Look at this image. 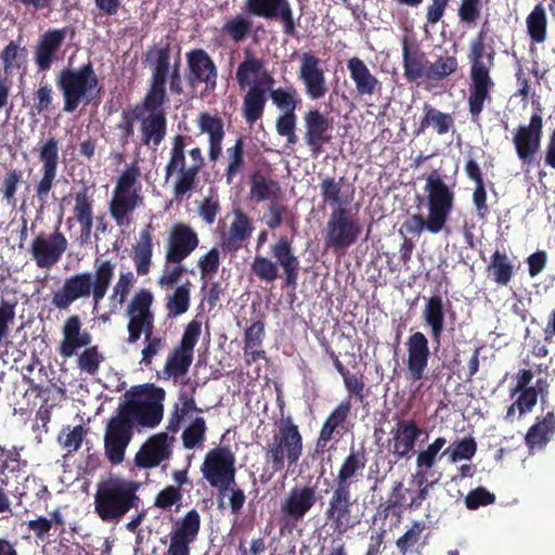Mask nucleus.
I'll use <instances>...</instances> for the list:
<instances>
[{
	"instance_id": "f257e3e1",
	"label": "nucleus",
	"mask_w": 555,
	"mask_h": 555,
	"mask_svg": "<svg viewBox=\"0 0 555 555\" xmlns=\"http://www.w3.org/2000/svg\"><path fill=\"white\" fill-rule=\"evenodd\" d=\"M165 396L164 388L152 383L132 386L125 392V401L119 403L104 428V454L111 465L124 462L135 427L152 429L160 424Z\"/></svg>"
},
{
	"instance_id": "f03ea898",
	"label": "nucleus",
	"mask_w": 555,
	"mask_h": 555,
	"mask_svg": "<svg viewBox=\"0 0 555 555\" xmlns=\"http://www.w3.org/2000/svg\"><path fill=\"white\" fill-rule=\"evenodd\" d=\"M93 268V273L82 272L66 278L63 286L52 294L51 305L66 310L76 300L91 296L95 310L107 294L116 266L108 259L96 258Z\"/></svg>"
},
{
	"instance_id": "7ed1b4c3",
	"label": "nucleus",
	"mask_w": 555,
	"mask_h": 555,
	"mask_svg": "<svg viewBox=\"0 0 555 555\" xmlns=\"http://www.w3.org/2000/svg\"><path fill=\"white\" fill-rule=\"evenodd\" d=\"M485 40L486 31L481 29L469 42L467 54L470 63L467 103L473 119L480 116L485 103L491 100V92L495 86L490 76V69L494 66L495 51L492 47H487Z\"/></svg>"
},
{
	"instance_id": "20e7f679",
	"label": "nucleus",
	"mask_w": 555,
	"mask_h": 555,
	"mask_svg": "<svg viewBox=\"0 0 555 555\" xmlns=\"http://www.w3.org/2000/svg\"><path fill=\"white\" fill-rule=\"evenodd\" d=\"M191 164H186V138L176 134L172 138L169 159L165 167L166 181H172V193L177 201H182L192 192L199 182V172L205 165V159L199 147H193L189 152Z\"/></svg>"
},
{
	"instance_id": "39448f33",
	"label": "nucleus",
	"mask_w": 555,
	"mask_h": 555,
	"mask_svg": "<svg viewBox=\"0 0 555 555\" xmlns=\"http://www.w3.org/2000/svg\"><path fill=\"white\" fill-rule=\"evenodd\" d=\"M139 488L137 481L120 477L101 481L94 495V509L100 519L105 522L119 521L131 509H138L141 504Z\"/></svg>"
},
{
	"instance_id": "423d86ee",
	"label": "nucleus",
	"mask_w": 555,
	"mask_h": 555,
	"mask_svg": "<svg viewBox=\"0 0 555 555\" xmlns=\"http://www.w3.org/2000/svg\"><path fill=\"white\" fill-rule=\"evenodd\" d=\"M92 335L82 330V322L77 314L69 315L62 326V340L57 346L59 354L69 359L77 354V350L85 348L78 356L77 366L81 372L95 375L99 372L104 356L99 351L98 346H90Z\"/></svg>"
},
{
	"instance_id": "0eeeda50",
	"label": "nucleus",
	"mask_w": 555,
	"mask_h": 555,
	"mask_svg": "<svg viewBox=\"0 0 555 555\" xmlns=\"http://www.w3.org/2000/svg\"><path fill=\"white\" fill-rule=\"evenodd\" d=\"M304 452V438L292 417L282 420L278 431L264 447V459L272 474L281 473L285 466H296Z\"/></svg>"
},
{
	"instance_id": "6e6552de",
	"label": "nucleus",
	"mask_w": 555,
	"mask_h": 555,
	"mask_svg": "<svg viewBox=\"0 0 555 555\" xmlns=\"http://www.w3.org/2000/svg\"><path fill=\"white\" fill-rule=\"evenodd\" d=\"M271 254L276 261L256 255L251 262L253 273L261 281L269 283L279 278V266L283 269L285 284L292 288L297 285L300 262L295 255L292 241L282 236L275 244L271 245Z\"/></svg>"
},
{
	"instance_id": "1a4fd4ad",
	"label": "nucleus",
	"mask_w": 555,
	"mask_h": 555,
	"mask_svg": "<svg viewBox=\"0 0 555 555\" xmlns=\"http://www.w3.org/2000/svg\"><path fill=\"white\" fill-rule=\"evenodd\" d=\"M56 87L63 96V112L74 113L83 100L96 89L101 90L99 78L90 62L79 68H64L55 78Z\"/></svg>"
},
{
	"instance_id": "9d476101",
	"label": "nucleus",
	"mask_w": 555,
	"mask_h": 555,
	"mask_svg": "<svg viewBox=\"0 0 555 555\" xmlns=\"http://www.w3.org/2000/svg\"><path fill=\"white\" fill-rule=\"evenodd\" d=\"M319 500L318 487L311 483L295 485L281 501L280 533H292Z\"/></svg>"
},
{
	"instance_id": "9b49d317",
	"label": "nucleus",
	"mask_w": 555,
	"mask_h": 555,
	"mask_svg": "<svg viewBox=\"0 0 555 555\" xmlns=\"http://www.w3.org/2000/svg\"><path fill=\"white\" fill-rule=\"evenodd\" d=\"M326 524L334 532L345 534L361 522L357 499L352 491L332 486L331 495L324 509Z\"/></svg>"
},
{
	"instance_id": "f8f14e48",
	"label": "nucleus",
	"mask_w": 555,
	"mask_h": 555,
	"mask_svg": "<svg viewBox=\"0 0 555 555\" xmlns=\"http://www.w3.org/2000/svg\"><path fill=\"white\" fill-rule=\"evenodd\" d=\"M361 233L358 218L352 217L347 208H334L324 230V245L335 253H345L358 242Z\"/></svg>"
},
{
	"instance_id": "ddd939ff",
	"label": "nucleus",
	"mask_w": 555,
	"mask_h": 555,
	"mask_svg": "<svg viewBox=\"0 0 555 555\" xmlns=\"http://www.w3.org/2000/svg\"><path fill=\"white\" fill-rule=\"evenodd\" d=\"M37 152L41 168L40 178L34 185V196L39 203L40 210H43L48 205L50 193L56 184L60 163L59 140L54 135H50L38 146Z\"/></svg>"
},
{
	"instance_id": "4468645a",
	"label": "nucleus",
	"mask_w": 555,
	"mask_h": 555,
	"mask_svg": "<svg viewBox=\"0 0 555 555\" xmlns=\"http://www.w3.org/2000/svg\"><path fill=\"white\" fill-rule=\"evenodd\" d=\"M235 456L227 447L211 449L205 455L201 470L207 482L224 494L235 485Z\"/></svg>"
},
{
	"instance_id": "2eb2a0df",
	"label": "nucleus",
	"mask_w": 555,
	"mask_h": 555,
	"mask_svg": "<svg viewBox=\"0 0 555 555\" xmlns=\"http://www.w3.org/2000/svg\"><path fill=\"white\" fill-rule=\"evenodd\" d=\"M425 192L428 216L443 230L454 206V193L437 171L427 176ZM416 201L420 207L425 198L417 195Z\"/></svg>"
},
{
	"instance_id": "dca6fc26",
	"label": "nucleus",
	"mask_w": 555,
	"mask_h": 555,
	"mask_svg": "<svg viewBox=\"0 0 555 555\" xmlns=\"http://www.w3.org/2000/svg\"><path fill=\"white\" fill-rule=\"evenodd\" d=\"M202 334V322L192 320L182 334L180 344L168 354L163 373L164 378L184 376L193 362L194 348Z\"/></svg>"
},
{
	"instance_id": "f3484780",
	"label": "nucleus",
	"mask_w": 555,
	"mask_h": 555,
	"mask_svg": "<svg viewBox=\"0 0 555 555\" xmlns=\"http://www.w3.org/2000/svg\"><path fill=\"white\" fill-rule=\"evenodd\" d=\"M201 515L196 508L186 512L182 517L172 519L168 533V548L163 555H191L192 546L201 531Z\"/></svg>"
},
{
	"instance_id": "a211bd4d",
	"label": "nucleus",
	"mask_w": 555,
	"mask_h": 555,
	"mask_svg": "<svg viewBox=\"0 0 555 555\" xmlns=\"http://www.w3.org/2000/svg\"><path fill=\"white\" fill-rule=\"evenodd\" d=\"M302 120L304 142L309 147L311 155L318 157L323 153L324 146L333 140L334 120L315 107L306 111Z\"/></svg>"
},
{
	"instance_id": "6ab92c4d",
	"label": "nucleus",
	"mask_w": 555,
	"mask_h": 555,
	"mask_svg": "<svg viewBox=\"0 0 555 555\" xmlns=\"http://www.w3.org/2000/svg\"><path fill=\"white\" fill-rule=\"evenodd\" d=\"M186 73L185 81L190 87L196 88L204 83V93L210 94L216 90L218 68L215 61L204 49H193L185 53Z\"/></svg>"
},
{
	"instance_id": "aec40b11",
	"label": "nucleus",
	"mask_w": 555,
	"mask_h": 555,
	"mask_svg": "<svg viewBox=\"0 0 555 555\" xmlns=\"http://www.w3.org/2000/svg\"><path fill=\"white\" fill-rule=\"evenodd\" d=\"M67 247L68 241L66 236L56 227L48 235L44 233L36 235L28 250L38 268L50 269L62 259Z\"/></svg>"
},
{
	"instance_id": "412c9836",
	"label": "nucleus",
	"mask_w": 555,
	"mask_h": 555,
	"mask_svg": "<svg viewBox=\"0 0 555 555\" xmlns=\"http://www.w3.org/2000/svg\"><path fill=\"white\" fill-rule=\"evenodd\" d=\"M297 77L310 100H321L328 91L322 61L312 52H304L299 56Z\"/></svg>"
},
{
	"instance_id": "4be33fe9",
	"label": "nucleus",
	"mask_w": 555,
	"mask_h": 555,
	"mask_svg": "<svg viewBox=\"0 0 555 555\" xmlns=\"http://www.w3.org/2000/svg\"><path fill=\"white\" fill-rule=\"evenodd\" d=\"M199 245L195 230L186 223H175L168 234L165 253L166 263H182Z\"/></svg>"
},
{
	"instance_id": "5701e85b",
	"label": "nucleus",
	"mask_w": 555,
	"mask_h": 555,
	"mask_svg": "<svg viewBox=\"0 0 555 555\" xmlns=\"http://www.w3.org/2000/svg\"><path fill=\"white\" fill-rule=\"evenodd\" d=\"M543 135V119L539 113L530 117L528 125L518 127L513 143L516 154L522 164H530L533 155L540 150Z\"/></svg>"
},
{
	"instance_id": "b1692460",
	"label": "nucleus",
	"mask_w": 555,
	"mask_h": 555,
	"mask_svg": "<svg viewBox=\"0 0 555 555\" xmlns=\"http://www.w3.org/2000/svg\"><path fill=\"white\" fill-rule=\"evenodd\" d=\"M173 442L175 437L165 431L151 436L135 453V466L144 469L157 467L162 462L170 459Z\"/></svg>"
},
{
	"instance_id": "393cba45",
	"label": "nucleus",
	"mask_w": 555,
	"mask_h": 555,
	"mask_svg": "<svg viewBox=\"0 0 555 555\" xmlns=\"http://www.w3.org/2000/svg\"><path fill=\"white\" fill-rule=\"evenodd\" d=\"M391 438L388 440L390 453L395 462L409 459L410 454L423 435V429L414 420H400L396 427L390 430Z\"/></svg>"
},
{
	"instance_id": "a878e982",
	"label": "nucleus",
	"mask_w": 555,
	"mask_h": 555,
	"mask_svg": "<svg viewBox=\"0 0 555 555\" xmlns=\"http://www.w3.org/2000/svg\"><path fill=\"white\" fill-rule=\"evenodd\" d=\"M367 461V451L363 446L357 449L353 446L350 447L348 454L338 467L332 486L352 491V487L362 479Z\"/></svg>"
},
{
	"instance_id": "bb28decb",
	"label": "nucleus",
	"mask_w": 555,
	"mask_h": 555,
	"mask_svg": "<svg viewBox=\"0 0 555 555\" xmlns=\"http://www.w3.org/2000/svg\"><path fill=\"white\" fill-rule=\"evenodd\" d=\"M67 28L48 29L39 36L34 51L38 72L46 73L59 60V52L66 39Z\"/></svg>"
},
{
	"instance_id": "cd10ccee",
	"label": "nucleus",
	"mask_w": 555,
	"mask_h": 555,
	"mask_svg": "<svg viewBox=\"0 0 555 555\" xmlns=\"http://www.w3.org/2000/svg\"><path fill=\"white\" fill-rule=\"evenodd\" d=\"M408 351V377L417 382L424 377L430 358L429 340L423 332L412 333L406 341Z\"/></svg>"
},
{
	"instance_id": "c85d7f7f",
	"label": "nucleus",
	"mask_w": 555,
	"mask_h": 555,
	"mask_svg": "<svg viewBox=\"0 0 555 555\" xmlns=\"http://www.w3.org/2000/svg\"><path fill=\"white\" fill-rule=\"evenodd\" d=\"M421 318L429 331L434 349L437 352L441 347L446 327V304L442 296L433 295L426 298Z\"/></svg>"
},
{
	"instance_id": "c756f323",
	"label": "nucleus",
	"mask_w": 555,
	"mask_h": 555,
	"mask_svg": "<svg viewBox=\"0 0 555 555\" xmlns=\"http://www.w3.org/2000/svg\"><path fill=\"white\" fill-rule=\"evenodd\" d=\"M233 215L234 219L229 231L220 236V247L225 254H233L243 248L254 231L251 219L247 214L241 209H234Z\"/></svg>"
},
{
	"instance_id": "7c9ffc66",
	"label": "nucleus",
	"mask_w": 555,
	"mask_h": 555,
	"mask_svg": "<svg viewBox=\"0 0 555 555\" xmlns=\"http://www.w3.org/2000/svg\"><path fill=\"white\" fill-rule=\"evenodd\" d=\"M347 69L358 96L372 98L380 93L383 88L382 81L371 73L363 60L358 56L350 57L347 61Z\"/></svg>"
},
{
	"instance_id": "2f4dec72",
	"label": "nucleus",
	"mask_w": 555,
	"mask_h": 555,
	"mask_svg": "<svg viewBox=\"0 0 555 555\" xmlns=\"http://www.w3.org/2000/svg\"><path fill=\"white\" fill-rule=\"evenodd\" d=\"M73 196L74 217L68 218L66 223L70 224L73 220H76L81 228L80 242L88 243L91 240L93 228V194L90 192V188L83 184Z\"/></svg>"
},
{
	"instance_id": "473e14b6",
	"label": "nucleus",
	"mask_w": 555,
	"mask_h": 555,
	"mask_svg": "<svg viewBox=\"0 0 555 555\" xmlns=\"http://www.w3.org/2000/svg\"><path fill=\"white\" fill-rule=\"evenodd\" d=\"M428 60L420 46L408 37L402 39L403 75L408 81L427 80Z\"/></svg>"
},
{
	"instance_id": "72a5a7b5",
	"label": "nucleus",
	"mask_w": 555,
	"mask_h": 555,
	"mask_svg": "<svg viewBox=\"0 0 555 555\" xmlns=\"http://www.w3.org/2000/svg\"><path fill=\"white\" fill-rule=\"evenodd\" d=\"M153 232L152 223L145 224L140 231L139 240L131 249L130 257L134 263L135 272L140 276L147 275L151 271L154 248Z\"/></svg>"
},
{
	"instance_id": "f704fd0d",
	"label": "nucleus",
	"mask_w": 555,
	"mask_h": 555,
	"mask_svg": "<svg viewBox=\"0 0 555 555\" xmlns=\"http://www.w3.org/2000/svg\"><path fill=\"white\" fill-rule=\"evenodd\" d=\"M197 127L202 133L209 137L208 156L210 162H216L222 153V141L224 138L223 120L208 112H203L196 119Z\"/></svg>"
},
{
	"instance_id": "c9c22d12",
	"label": "nucleus",
	"mask_w": 555,
	"mask_h": 555,
	"mask_svg": "<svg viewBox=\"0 0 555 555\" xmlns=\"http://www.w3.org/2000/svg\"><path fill=\"white\" fill-rule=\"evenodd\" d=\"M140 120L141 143L145 146L158 147L167 134L166 114H134Z\"/></svg>"
},
{
	"instance_id": "e433bc0d",
	"label": "nucleus",
	"mask_w": 555,
	"mask_h": 555,
	"mask_svg": "<svg viewBox=\"0 0 555 555\" xmlns=\"http://www.w3.org/2000/svg\"><path fill=\"white\" fill-rule=\"evenodd\" d=\"M351 408L350 399L341 400L322 424L320 430L326 434L328 438H334L335 443L350 429L348 417L351 413Z\"/></svg>"
},
{
	"instance_id": "4c0bfd02",
	"label": "nucleus",
	"mask_w": 555,
	"mask_h": 555,
	"mask_svg": "<svg viewBox=\"0 0 555 555\" xmlns=\"http://www.w3.org/2000/svg\"><path fill=\"white\" fill-rule=\"evenodd\" d=\"M143 203L140 192H113L108 210L118 227L129 223L128 217Z\"/></svg>"
},
{
	"instance_id": "58836bf2",
	"label": "nucleus",
	"mask_w": 555,
	"mask_h": 555,
	"mask_svg": "<svg viewBox=\"0 0 555 555\" xmlns=\"http://www.w3.org/2000/svg\"><path fill=\"white\" fill-rule=\"evenodd\" d=\"M266 104L267 90L259 85L250 86L242 104V116L249 126L262 118Z\"/></svg>"
},
{
	"instance_id": "ea45409f",
	"label": "nucleus",
	"mask_w": 555,
	"mask_h": 555,
	"mask_svg": "<svg viewBox=\"0 0 555 555\" xmlns=\"http://www.w3.org/2000/svg\"><path fill=\"white\" fill-rule=\"evenodd\" d=\"M555 433V415L547 412L542 421L532 425L525 437L527 447L532 451L542 449L551 440Z\"/></svg>"
},
{
	"instance_id": "a19ab883",
	"label": "nucleus",
	"mask_w": 555,
	"mask_h": 555,
	"mask_svg": "<svg viewBox=\"0 0 555 555\" xmlns=\"http://www.w3.org/2000/svg\"><path fill=\"white\" fill-rule=\"evenodd\" d=\"M344 180V177L338 180L330 176L321 178L319 188L323 204L335 208H346L345 206L350 203L351 196L343 192Z\"/></svg>"
},
{
	"instance_id": "79ce46f5",
	"label": "nucleus",
	"mask_w": 555,
	"mask_h": 555,
	"mask_svg": "<svg viewBox=\"0 0 555 555\" xmlns=\"http://www.w3.org/2000/svg\"><path fill=\"white\" fill-rule=\"evenodd\" d=\"M168 101L166 86L157 82L150 83V87L133 114H166L164 104Z\"/></svg>"
},
{
	"instance_id": "37998d69",
	"label": "nucleus",
	"mask_w": 555,
	"mask_h": 555,
	"mask_svg": "<svg viewBox=\"0 0 555 555\" xmlns=\"http://www.w3.org/2000/svg\"><path fill=\"white\" fill-rule=\"evenodd\" d=\"M527 34L533 43H543L547 37V16L544 5L540 2L526 17Z\"/></svg>"
},
{
	"instance_id": "c03bdc74",
	"label": "nucleus",
	"mask_w": 555,
	"mask_h": 555,
	"mask_svg": "<svg viewBox=\"0 0 555 555\" xmlns=\"http://www.w3.org/2000/svg\"><path fill=\"white\" fill-rule=\"evenodd\" d=\"M426 524L423 520H415L411 527L396 541V546L400 555H421L420 543Z\"/></svg>"
},
{
	"instance_id": "a18cd8bd",
	"label": "nucleus",
	"mask_w": 555,
	"mask_h": 555,
	"mask_svg": "<svg viewBox=\"0 0 555 555\" xmlns=\"http://www.w3.org/2000/svg\"><path fill=\"white\" fill-rule=\"evenodd\" d=\"M424 113L421 120V130L431 126L438 134L442 135L448 133L454 125L451 114L434 108L429 104L424 105Z\"/></svg>"
},
{
	"instance_id": "49530a36",
	"label": "nucleus",
	"mask_w": 555,
	"mask_h": 555,
	"mask_svg": "<svg viewBox=\"0 0 555 555\" xmlns=\"http://www.w3.org/2000/svg\"><path fill=\"white\" fill-rule=\"evenodd\" d=\"M488 271L492 273L494 282L504 286L511 282L514 275V268L508 256L499 250H495L492 254Z\"/></svg>"
},
{
	"instance_id": "de8ad7c7",
	"label": "nucleus",
	"mask_w": 555,
	"mask_h": 555,
	"mask_svg": "<svg viewBox=\"0 0 555 555\" xmlns=\"http://www.w3.org/2000/svg\"><path fill=\"white\" fill-rule=\"evenodd\" d=\"M152 53H155V59L151 81L166 86L170 70V47L167 43L162 48H153L147 55L150 56Z\"/></svg>"
},
{
	"instance_id": "09e8293b",
	"label": "nucleus",
	"mask_w": 555,
	"mask_h": 555,
	"mask_svg": "<svg viewBox=\"0 0 555 555\" xmlns=\"http://www.w3.org/2000/svg\"><path fill=\"white\" fill-rule=\"evenodd\" d=\"M262 60L249 54L245 56L244 61L238 64L235 74L236 81L241 89L253 86L251 78L257 79L262 70Z\"/></svg>"
},
{
	"instance_id": "8fccbe9b",
	"label": "nucleus",
	"mask_w": 555,
	"mask_h": 555,
	"mask_svg": "<svg viewBox=\"0 0 555 555\" xmlns=\"http://www.w3.org/2000/svg\"><path fill=\"white\" fill-rule=\"evenodd\" d=\"M23 183V171L16 168H9L4 171L1 184L0 194L2 201L10 205H15L16 193Z\"/></svg>"
},
{
	"instance_id": "3c124183",
	"label": "nucleus",
	"mask_w": 555,
	"mask_h": 555,
	"mask_svg": "<svg viewBox=\"0 0 555 555\" xmlns=\"http://www.w3.org/2000/svg\"><path fill=\"white\" fill-rule=\"evenodd\" d=\"M477 452V442L473 437H465L461 441H455L441 452V456H447L451 463L463 460H472Z\"/></svg>"
},
{
	"instance_id": "603ef678",
	"label": "nucleus",
	"mask_w": 555,
	"mask_h": 555,
	"mask_svg": "<svg viewBox=\"0 0 555 555\" xmlns=\"http://www.w3.org/2000/svg\"><path fill=\"white\" fill-rule=\"evenodd\" d=\"M206 422L202 416L195 417L183 430L181 439L185 449H195L203 446L206 439Z\"/></svg>"
},
{
	"instance_id": "864d4df0",
	"label": "nucleus",
	"mask_w": 555,
	"mask_h": 555,
	"mask_svg": "<svg viewBox=\"0 0 555 555\" xmlns=\"http://www.w3.org/2000/svg\"><path fill=\"white\" fill-rule=\"evenodd\" d=\"M270 98L273 104L283 112H296L301 103L298 91L293 86L288 88H278L270 91Z\"/></svg>"
},
{
	"instance_id": "5fc2aeb1",
	"label": "nucleus",
	"mask_w": 555,
	"mask_h": 555,
	"mask_svg": "<svg viewBox=\"0 0 555 555\" xmlns=\"http://www.w3.org/2000/svg\"><path fill=\"white\" fill-rule=\"evenodd\" d=\"M459 62L454 55L438 56L427 68V80L441 81L457 70Z\"/></svg>"
},
{
	"instance_id": "6e6d98bb",
	"label": "nucleus",
	"mask_w": 555,
	"mask_h": 555,
	"mask_svg": "<svg viewBox=\"0 0 555 555\" xmlns=\"http://www.w3.org/2000/svg\"><path fill=\"white\" fill-rule=\"evenodd\" d=\"M244 139L238 138L234 145L227 150L229 165L225 169V180L229 185L233 183V179L244 169Z\"/></svg>"
},
{
	"instance_id": "4d7b16f0",
	"label": "nucleus",
	"mask_w": 555,
	"mask_h": 555,
	"mask_svg": "<svg viewBox=\"0 0 555 555\" xmlns=\"http://www.w3.org/2000/svg\"><path fill=\"white\" fill-rule=\"evenodd\" d=\"M190 287L191 283L188 281L185 284L178 286L172 295L168 297L166 309L169 317H178L189 310L191 300Z\"/></svg>"
},
{
	"instance_id": "13d9d810",
	"label": "nucleus",
	"mask_w": 555,
	"mask_h": 555,
	"mask_svg": "<svg viewBox=\"0 0 555 555\" xmlns=\"http://www.w3.org/2000/svg\"><path fill=\"white\" fill-rule=\"evenodd\" d=\"M297 115L296 112H283L276 117L275 130L280 137L286 139L287 146H294L299 139L296 134Z\"/></svg>"
},
{
	"instance_id": "bf43d9fd",
	"label": "nucleus",
	"mask_w": 555,
	"mask_h": 555,
	"mask_svg": "<svg viewBox=\"0 0 555 555\" xmlns=\"http://www.w3.org/2000/svg\"><path fill=\"white\" fill-rule=\"evenodd\" d=\"M128 344H135L142 334L154 333V315H128Z\"/></svg>"
},
{
	"instance_id": "052dcab7",
	"label": "nucleus",
	"mask_w": 555,
	"mask_h": 555,
	"mask_svg": "<svg viewBox=\"0 0 555 555\" xmlns=\"http://www.w3.org/2000/svg\"><path fill=\"white\" fill-rule=\"evenodd\" d=\"M402 229L413 235H421L423 231H428L433 234H437L442 231L439 224H437L429 216L425 218L421 214H415L409 217L403 222Z\"/></svg>"
},
{
	"instance_id": "680f3d73",
	"label": "nucleus",
	"mask_w": 555,
	"mask_h": 555,
	"mask_svg": "<svg viewBox=\"0 0 555 555\" xmlns=\"http://www.w3.org/2000/svg\"><path fill=\"white\" fill-rule=\"evenodd\" d=\"M154 301L153 294L145 288L137 292L127 306L128 315H154L151 308Z\"/></svg>"
},
{
	"instance_id": "e2e57ef3",
	"label": "nucleus",
	"mask_w": 555,
	"mask_h": 555,
	"mask_svg": "<svg viewBox=\"0 0 555 555\" xmlns=\"http://www.w3.org/2000/svg\"><path fill=\"white\" fill-rule=\"evenodd\" d=\"M253 29V23L242 15L234 16L225 22L222 31L235 42L245 40Z\"/></svg>"
},
{
	"instance_id": "0e129e2a",
	"label": "nucleus",
	"mask_w": 555,
	"mask_h": 555,
	"mask_svg": "<svg viewBox=\"0 0 555 555\" xmlns=\"http://www.w3.org/2000/svg\"><path fill=\"white\" fill-rule=\"evenodd\" d=\"M183 489L175 486H167L160 490L155 499L154 506L163 511H171L172 506L176 505L177 509L182 503Z\"/></svg>"
},
{
	"instance_id": "69168bd1",
	"label": "nucleus",
	"mask_w": 555,
	"mask_h": 555,
	"mask_svg": "<svg viewBox=\"0 0 555 555\" xmlns=\"http://www.w3.org/2000/svg\"><path fill=\"white\" fill-rule=\"evenodd\" d=\"M86 436V429L82 425H77L70 429V427L63 428L59 435V441L65 450L69 453L76 452L83 441Z\"/></svg>"
},
{
	"instance_id": "338daca9",
	"label": "nucleus",
	"mask_w": 555,
	"mask_h": 555,
	"mask_svg": "<svg viewBox=\"0 0 555 555\" xmlns=\"http://www.w3.org/2000/svg\"><path fill=\"white\" fill-rule=\"evenodd\" d=\"M197 266L201 271V280L207 281L211 279L218 272L220 266V253L218 248L212 247L199 257Z\"/></svg>"
},
{
	"instance_id": "774afa93",
	"label": "nucleus",
	"mask_w": 555,
	"mask_h": 555,
	"mask_svg": "<svg viewBox=\"0 0 555 555\" xmlns=\"http://www.w3.org/2000/svg\"><path fill=\"white\" fill-rule=\"evenodd\" d=\"M140 175V168L137 166V164H131L119 175L116 186L113 192H140V188L137 189L134 186L138 182Z\"/></svg>"
}]
</instances>
